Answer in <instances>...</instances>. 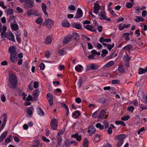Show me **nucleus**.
I'll use <instances>...</instances> for the list:
<instances>
[{
  "mask_svg": "<svg viewBox=\"0 0 147 147\" xmlns=\"http://www.w3.org/2000/svg\"><path fill=\"white\" fill-rule=\"evenodd\" d=\"M9 82L8 85L9 87L12 88L15 87L17 83V79L16 76L13 74H11L9 76Z\"/></svg>",
  "mask_w": 147,
  "mask_h": 147,
  "instance_id": "1",
  "label": "nucleus"
},
{
  "mask_svg": "<svg viewBox=\"0 0 147 147\" xmlns=\"http://www.w3.org/2000/svg\"><path fill=\"white\" fill-rule=\"evenodd\" d=\"M98 14V19L100 20H105L108 21H110L111 20L109 18H107L106 16V13L104 9H102L101 11H99Z\"/></svg>",
  "mask_w": 147,
  "mask_h": 147,
  "instance_id": "2",
  "label": "nucleus"
},
{
  "mask_svg": "<svg viewBox=\"0 0 147 147\" xmlns=\"http://www.w3.org/2000/svg\"><path fill=\"white\" fill-rule=\"evenodd\" d=\"M54 22L51 19H46L43 23V26H45L47 28L50 29L53 25Z\"/></svg>",
  "mask_w": 147,
  "mask_h": 147,
  "instance_id": "3",
  "label": "nucleus"
},
{
  "mask_svg": "<svg viewBox=\"0 0 147 147\" xmlns=\"http://www.w3.org/2000/svg\"><path fill=\"white\" fill-rule=\"evenodd\" d=\"M50 125L52 129H56L58 125L57 119L55 118L52 119L50 122Z\"/></svg>",
  "mask_w": 147,
  "mask_h": 147,
  "instance_id": "4",
  "label": "nucleus"
},
{
  "mask_svg": "<svg viewBox=\"0 0 147 147\" xmlns=\"http://www.w3.org/2000/svg\"><path fill=\"white\" fill-rule=\"evenodd\" d=\"M94 7L93 9V12L96 14H98L99 11H101L102 9H104L101 8L100 6L98 3H94Z\"/></svg>",
  "mask_w": 147,
  "mask_h": 147,
  "instance_id": "5",
  "label": "nucleus"
},
{
  "mask_svg": "<svg viewBox=\"0 0 147 147\" xmlns=\"http://www.w3.org/2000/svg\"><path fill=\"white\" fill-rule=\"evenodd\" d=\"M24 7L26 9H29L32 7L34 5V1L33 0H30L24 3Z\"/></svg>",
  "mask_w": 147,
  "mask_h": 147,
  "instance_id": "6",
  "label": "nucleus"
},
{
  "mask_svg": "<svg viewBox=\"0 0 147 147\" xmlns=\"http://www.w3.org/2000/svg\"><path fill=\"white\" fill-rule=\"evenodd\" d=\"M106 112L104 110H102L99 113L98 115V118L99 119H102L107 118L108 115H105Z\"/></svg>",
  "mask_w": 147,
  "mask_h": 147,
  "instance_id": "7",
  "label": "nucleus"
},
{
  "mask_svg": "<svg viewBox=\"0 0 147 147\" xmlns=\"http://www.w3.org/2000/svg\"><path fill=\"white\" fill-rule=\"evenodd\" d=\"M47 96L50 105L51 106L52 105L53 100V95L50 93H47Z\"/></svg>",
  "mask_w": 147,
  "mask_h": 147,
  "instance_id": "8",
  "label": "nucleus"
},
{
  "mask_svg": "<svg viewBox=\"0 0 147 147\" xmlns=\"http://www.w3.org/2000/svg\"><path fill=\"white\" fill-rule=\"evenodd\" d=\"M83 12L82 10L78 8V9L77 13L74 17V19H78L80 18L82 16Z\"/></svg>",
  "mask_w": 147,
  "mask_h": 147,
  "instance_id": "9",
  "label": "nucleus"
},
{
  "mask_svg": "<svg viewBox=\"0 0 147 147\" xmlns=\"http://www.w3.org/2000/svg\"><path fill=\"white\" fill-rule=\"evenodd\" d=\"M6 38L13 42H15V40L13 34L11 32L7 33Z\"/></svg>",
  "mask_w": 147,
  "mask_h": 147,
  "instance_id": "10",
  "label": "nucleus"
},
{
  "mask_svg": "<svg viewBox=\"0 0 147 147\" xmlns=\"http://www.w3.org/2000/svg\"><path fill=\"white\" fill-rule=\"evenodd\" d=\"M126 136L125 135L122 134H120L115 136L114 138V140H123L125 138Z\"/></svg>",
  "mask_w": 147,
  "mask_h": 147,
  "instance_id": "11",
  "label": "nucleus"
},
{
  "mask_svg": "<svg viewBox=\"0 0 147 147\" xmlns=\"http://www.w3.org/2000/svg\"><path fill=\"white\" fill-rule=\"evenodd\" d=\"M40 92V91L38 89L36 90L33 91V96L34 100H36L38 99Z\"/></svg>",
  "mask_w": 147,
  "mask_h": 147,
  "instance_id": "12",
  "label": "nucleus"
},
{
  "mask_svg": "<svg viewBox=\"0 0 147 147\" xmlns=\"http://www.w3.org/2000/svg\"><path fill=\"white\" fill-rule=\"evenodd\" d=\"M17 54L15 55L10 54V59L11 61L13 63H15L17 61L18 59L16 57Z\"/></svg>",
  "mask_w": 147,
  "mask_h": 147,
  "instance_id": "13",
  "label": "nucleus"
},
{
  "mask_svg": "<svg viewBox=\"0 0 147 147\" xmlns=\"http://www.w3.org/2000/svg\"><path fill=\"white\" fill-rule=\"evenodd\" d=\"M84 28L92 32H95L96 31V29H93L94 26H92L89 25H84Z\"/></svg>",
  "mask_w": 147,
  "mask_h": 147,
  "instance_id": "14",
  "label": "nucleus"
},
{
  "mask_svg": "<svg viewBox=\"0 0 147 147\" xmlns=\"http://www.w3.org/2000/svg\"><path fill=\"white\" fill-rule=\"evenodd\" d=\"M71 136L73 138H76L77 141H80L82 140V137L81 136L78 135V133L77 132L75 134H72Z\"/></svg>",
  "mask_w": 147,
  "mask_h": 147,
  "instance_id": "15",
  "label": "nucleus"
},
{
  "mask_svg": "<svg viewBox=\"0 0 147 147\" xmlns=\"http://www.w3.org/2000/svg\"><path fill=\"white\" fill-rule=\"evenodd\" d=\"M72 27L78 29H80L82 27L80 23H79L74 22L71 24Z\"/></svg>",
  "mask_w": 147,
  "mask_h": 147,
  "instance_id": "16",
  "label": "nucleus"
},
{
  "mask_svg": "<svg viewBox=\"0 0 147 147\" xmlns=\"http://www.w3.org/2000/svg\"><path fill=\"white\" fill-rule=\"evenodd\" d=\"M72 37L71 36L70 34H68L65 37L63 40V43L64 44H66L69 42L71 40Z\"/></svg>",
  "mask_w": 147,
  "mask_h": 147,
  "instance_id": "17",
  "label": "nucleus"
},
{
  "mask_svg": "<svg viewBox=\"0 0 147 147\" xmlns=\"http://www.w3.org/2000/svg\"><path fill=\"white\" fill-rule=\"evenodd\" d=\"M41 7L45 15L46 16H47L48 15V13L47 12H46V9L47 8L46 5L45 3H42L41 4Z\"/></svg>",
  "mask_w": 147,
  "mask_h": 147,
  "instance_id": "18",
  "label": "nucleus"
},
{
  "mask_svg": "<svg viewBox=\"0 0 147 147\" xmlns=\"http://www.w3.org/2000/svg\"><path fill=\"white\" fill-rule=\"evenodd\" d=\"M7 135V131L3 132L0 136V143L2 142Z\"/></svg>",
  "mask_w": 147,
  "mask_h": 147,
  "instance_id": "19",
  "label": "nucleus"
},
{
  "mask_svg": "<svg viewBox=\"0 0 147 147\" xmlns=\"http://www.w3.org/2000/svg\"><path fill=\"white\" fill-rule=\"evenodd\" d=\"M9 51L11 53L10 54H17V52L15 49V47L13 46H11L9 47Z\"/></svg>",
  "mask_w": 147,
  "mask_h": 147,
  "instance_id": "20",
  "label": "nucleus"
},
{
  "mask_svg": "<svg viewBox=\"0 0 147 147\" xmlns=\"http://www.w3.org/2000/svg\"><path fill=\"white\" fill-rule=\"evenodd\" d=\"M37 112L38 115L40 116H42L44 114V112L42 110L40 107H38L36 108Z\"/></svg>",
  "mask_w": 147,
  "mask_h": 147,
  "instance_id": "21",
  "label": "nucleus"
},
{
  "mask_svg": "<svg viewBox=\"0 0 147 147\" xmlns=\"http://www.w3.org/2000/svg\"><path fill=\"white\" fill-rule=\"evenodd\" d=\"M11 28L14 30H16L18 28V26L16 23L15 24H11Z\"/></svg>",
  "mask_w": 147,
  "mask_h": 147,
  "instance_id": "22",
  "label": "nucleus"
},
{
  "mask_svg": "<svg viewBox=\"0 0 147 147\" xmlns=\"http://www.w3.org/2000/svg\"><path fill=\"white\" fill-rule=\"evenodd\" d=\"M33 111L34 109L32 107H29L27 109V113L29 116L32 115Z\"/></svg>",
  "mask_w": 147,
  "mask_h": 147,
  "instance_id": "23",
  "label": "nucleus"
},
{
  "mask_svg": "<svg viewBox=\"0 0 147 147\" xmlns=\"http://www.w3.org/2000/svg\"><path fill=\"white\" fill-rule=\"evenodd\" d=\"M134 20L136 22H139L143 21L144 19L141 16H136Z\"/></svg>",
  "mask_w": 147,
  "mask_h": 147,
  "instance_id": "24",
  "label": "nucleus"
},
{
  "mask_svg": "<svg viewBox=\"0 0 147 147\" xmlns=\"http://www.w3.org/2000/svg\"><path fill=\"white\" fill-rule=\"evenodd\" d=\"M62 25L63 27H69L70 26V24L69 22L66 20H64L62 23Z\"/></svg>",
  "mask_w": 147,
  "mask_h": 147,
  "instance_id": "25",
  "label": "nucleus"
},
{
  "mask_svg": "<svg viewBox=\"0 0 147 147\" xmlns=\"http://www.w3.org/2000/svg\"><path fill=\"white\" fill-rule=\"evenodd\" d=\"M147 72V67L145 69H143L142 68H140L139 70L138 73L140 74H141Z\"/></svg>",
  "mask_w": 147,
  "mask_h": 147,
  "instance_id": "26",
  "label": "nucleus"
},
{
  "mask_svg": "<svg viewBox=\"0 0 147 147\" xmlns=\"http://www.w3.org/2000/svg\"><path fill=\"white\" fill-rule=\"evenodd\" d=\"M8 20L11 24H12L15 21V17L12 15H10L9 17Z\"/></svg>",
  "mask_w": 147,
  "mask_h": 147,
  "instance_id": "27",
  "label": "nucleus"
},
{
  "mask_svg": "<svg viewBox=\"0 0 147 147\" xmlns=\"http://www.w3.org/2000/svg\"><path fill=\"white\" fill-rule=\"evenodd\" d=\"M92 127H90V129H88L87 131V132L89 133L90 134H93L96 131L95 128L94 126L92 125Z\"/></svg>",
  "mask_w": 147,
  "mask_h": 147,
  "instance_id": "28",
  "label": "nucleus"
},
{
  "mask_svg": "<svg viewBox=\"0 0 147 147\" xmlns=\"http://www.w3.org/2000/svg\"><path fill=\"white\" fill-rule=\"evenodd\" d=\"M82 145L84 147H88V141L87 138H85L84 140Z\"/></svg>",
  "mask_w": 147,
  "mask_h": 147,
  "instance_id": "29",
  "label": "nucleus"
},
{
  "mask_svg": "<svg viewBox=\"0 0 147 147\" xmlns=\"http://www.w3.org/2000/svg\"><path fill=\"white\" fill-rule=\"evenodd\" d=\"M52 39L50 36L47 37L45 39V43L49 44L51 43L52 41Z\"/></svg>",
  "mask_w": 147,
  "mask_h": 147,
  "instance_id": "30",
  "label": "nucleus"
},
{
  "mask_svg": "<svg viewBox=\"0 0 147 147\" xmlns=\"http://www.w3.org/2000/svg\"><path fill=\"white\" fill-rule=\"evenodd\" d=\"M114 63V62L113 61H109L106 63L105 65V66L107 67H110L112 66Z\"/></svg>",
  "mask_w": 147,
  "mask_h": 147,
  "instance_id": "31",
  "label": "nucleus"
},
{
  "mask_svg": "<svg viewBox=\"0 0 147 147\" xmlns=\"http://www.w3.org/2000/svg\"><path fill=\"white\" fill-rule=\"evenodd\" d=\"M132 45H127L126 46L124 47L123 48V50H127V51H129L130 49L132 48Z\"/></svg>",
  "mask_w": 147,
  "mask_h": 147,
  "instance_id": "32",
  "label": "nucleus"
},
{
  "mask_svg": "<svg viewBox=\"0 0 147 147\" xmlns=\"http://www.w3.org/2000/svg\"><path fill=\"white\" fill-rule=\"evenodd\" d=\"M36 22L40 25H41L42 23V19L41 18H38L36 19Z\"/></svg>",
  "mask_w": 147,
  "mask_h": 147,
  "instance_id": "33",
  "label": "nucleus"
},
{
  "mask_svg": "<svg viewBox=\"0 0 147 147\" xmlns=\"http://www.w3.org/2000/svg\"><path fill=\"white\" fill-rule=\"evenodd\" d=\"M33 144L32 145V146L33 147H41L39 146L40 144L39 142H38L36 141H34L33 142Z\"/></svg>",
  "mask_w": 147,
  "mask_h": 147,
  "instance_id": "34",
  "label": "nucleus"
},
{
  "mask_svg": "<svg viewBox=\"0 0 147 147\" xmlns=\"http://www.w3.org/2000/svg\"><path fill=\"white\" fill-rule=\"evenodd\" d=\"M118 70L121 73H123L125 72L124 68L123 65H121L119 66Z\"/></svg>",
  "mask_w": 147,
  "mask_h": 147,
  "instance_id": "35",
  "label": "nucleus"
},
{
  "mask_svg": "<svg viewBox=\"0 0 147 147\" xmlns=\"http://www.w3.org/2000/svg\"><path fill=\"white\" fill-rule=\"evenodd\" d=\"M58 52L61 56L63 55L66 53V51L63 49H61L59 50Z\"/></svg>",
  "mask_w": 147,
  "mask_h": 147,
  "instance_id": "36",
  "label": "nucleus"
},
{
  "mask_svg": "<svg viewBox=\"0 0 147 147\" xmlns=\"http://www.w3.org/2000/svg\"><path fill=\"white\" fill-rule=\"evenodd\" d=\"M82 66L81 65H78L75 67L76 70L78 71H80L81 70Z\"/></svg>",
  "mask_w": 147,
  "mask_h": 147,
  "instance_id": "37",
  "label": "nucleus"
},
{
  "mask_svg": "<svg viewBox=\"0 0 147 147\" xmlns=\"http://www.w3.org/2000/svg\"><path fill=\"white\" fill-rule=\"evenodd\" d=\"M82 79L81 78H80L78 80V81L77 83V85L79 88L81 87L82 84Z\"/></svg>",
  "mask_w": 147,
  "mask_h": 147,
  "instance_id": "38",
  "label": "nucleus"
},
{
  "mask_svg": "<svg viewBox=\"0 0 147 147\" xmlns=\"http://www.w3.org/2000/svg\"><path fill=\"white\" fill-rule=\"evenodd\" d=\"M34 12H35L33 10L30 9L27 11V14L28 16H30L33 14L35 15V14H34Z\"/></svg>",
  "mask_w": 147,
  "mask_h": 147,
  "instance_id": "39",
  "label": "nucleus"
},
{
  "mask_svg": "<svg viewBox=\"0 0 147 147\" xmlns=\"http://www.w3.org/2000/svg\"><path fill=\"white\" fill-rule=\"evenodd\" d=\"M95 126L97 128H98L100 130H102L104 128L103 126L101 125V124L99 123H98L96 124Z\"/></svg>",
  "mask_w": 147,
  "mask_h": 147,
  "instance_id": "40",
  "label": "nucleus"
},
{
  "mask_svg": "<svg viewBox=\"0 0 147 147\" xmlns=\"http://www.w3.org/2000/svg\"><path fill=\"white\" fill-rule=\"evenodd\" d=\"M72 37H73L76 40H78L79 38V35L76 33H74L72 34L71 36Z\"/></svg>",
  "mask_w": 147,
  "mask_h": 147,
  "instance_id": "41",
  "label": "nucleus"
},
{
  "mask_svg": "<svg viewBox=\"0 0 147 147\" xmlns=\"http://www.w3.org/2000/svg\"><path fill=\"white\" fill-rule=\"evenodd\" d=\"M108 53V51L106 49H103L102 50V51L101 56L102 57H105L106 55Z\"/></svg>",
  "mask_w": 147,
  "mask_h": 147,
  "instance_id": "42",
  "label": "nucleus"
},
{
  "mask_svg": "<svg viewBox=\"0 0 147 147\" xmlns=\"http://www.w3.org/2000/svg\"><path fill=\"white\" fill-rule=\"evenodd\" d=\"M7 120V118L6 116H5L4 117L3 119V123L2 124V125H1V127H2V129H3V128L4 127L5 124H6V121Z\"/></svg>",
  "mask_w": 147,
  "mask_h": 147,
  "instance_id": "43",
  "label": "nucleus"
},
{
  "mask_svg": "<svg viewBox=\"0 0 147 147\" xmlns=\"http://www.w3.org/2000/svg\"><path fill=\"white\" fill-rule=\"evenodd\" d=\"M108 9L110 13L113 16H115L116 15V14L115 13L114 11L113 10L111 7H109Z\"/></svg>",
  "mask_w": 147,
  "mask_h": 147,
  "instance_id": "44",
  "label": "nucleus"
},
{
  "mask_svg": "<svg viewBox=\"0 0 147 147\" xmlns=\"http://www.w3.org/2000/svg\"><path fill=\"white\" fill-rule=\"evenodd\" d=\"M123 36L125 37V39L127 41L129 40V35L128 33H125L124 34Z\"/></svg>",
  "mask_w": 147,
  "mask_h": 147,
  "instance_id": "45",
  "label": "nucleus"
},
{
  "mask_svg": "<svg viewBox=\"0 0 147 147\" xmlns=\"http://www.w3.org/2000/svg\"><path fill=\"white\" fill-rule=\"evenodd\" d=\"M124 61L126 62H128L131 60V58L128 55L124 56Z\"/></svg>",
  "mask_w": 147,
  "mask_h": 147,
  "instance_id": "46",
  "label": "nucleus"
},
{
  "mask_svg": "<svg viewBox=\"0 0 147 147\" xmlns=\"http://www.w3.org/2000/svg\"><path fill=\"white\" fill-rule=\"evenodd\" d=\"M12 140V136L11 135H10L9 137L5 139V141L6 143H9L11 142Z\"/></svg>",
  "mask_w": 147,
  "mask_h": 147,
  "instance_id": "47",
  "label": "nucleus"
},
{
  "mask_svg": "<svg viewBox=\"0 0 147 147\" xmlns=\"http://www.w3.org/2000/svg\"><path fill=\"white\" fill-rule=\"evenodd\" d=\"M62 139L61 136H58L57 137V142L58 144L60 145L61 144Z\"/></svg>",
  "mask_w": 147,
  "mask_h": 147,
  "instance_id": "48",
  "label": "nucleus"
},
{
  "mask_svg": "<svg viewBox=\"0 0 147 147\" xmlns=\"http://www.w3.org/2000/svg\"><path fill=\"white\" fill-rule=\"evenodd\" d=\"M134 109V107L133 106H130L127 107V110L128 111H130L131 112H132Z\"/></svg>",
  "mask_w": 147,
  "mask_h": 147,
  "instance_id": "49",
  "label": "nucleus"
},
{
  "mask_svg": "<svg viewBox=\"0 0 147 147\" xmlns=\"http://www.w3.org/2000/svg\"><path fill=\"white\" fill-rule=\"evenodd\" d=\"M120 81L117 80H113L111 81V82L114 84H118L120 83Z\"/></svg>",
  "mask_w": 147,
  "mask_h": 147,
  "instance_id": "50",
  "label": "nucleus"
},
{
  "mask_svg": "<svg viewBox=\"0 0 147 147\" xmlns=\"http://www.w3.org/2000/svg\"><path fill=\"white\" fill-rule=\"evenodd\" d=\"M100 136L99 135L97 134L95 136L94 139L96 142H98L100 140Z\"/></svg>",
  "mask_w": 147,
  "mask_h": 147,
  "instance_id": "51",
  "label": "nucleus"
},
{
  "mask_svg": "<svg viewBox=\"0 0 147 147\" xmlns=\"http://www.w3.org/2000/svg\"><path fill=\"white\" fill-rule=\"evenodd\" d=\"M65 145L66 146H70L71 144H73L74 143H76V142L74 141H71L67 143V141H66L65 142Z\"/></svg>",
  "mask_w": 147,
  "mask_h": 147,
  "instance_id": "52",
  "label": "nucleus"
},
{
  "mask_svg": "<svg viewBox=\"0 0 147 147\" xmlns=\"http://www.w3.org/2000/svg\"><path fill=\"white\" fill-rule=\"evenodd\" d=\"M114 46V44L113 43L112 45L109 44L107 47V48L109 51H110L112 49Z\"/></svg>",
  "mask_w": 147,
  "mask_h": 147,
  "instance_id": "53",
  "label": "nucleus"
},
{
  "mask_svg": "<svg viewBox=\"0 0 147 147\" xmlns=\"http://www.w3.org/2000/svg\"><path fill=\"white\" fill-rule=\"evenodd\" d=\"M123 140H119L117 142V147H120L121 146L122 144L123 143Z\"/></svg>",
  "mask_w": 147,
  "mask_h": 147,
  "instance_id": "54",
  "label": "nucleus"
},
{
  "mask_svg": "<svg viewBox=\"0 0 147 147\" xmlns=\"http://www.w3.org/2000/svg\"><path fill=\"white\" fill-rule=\"evenodd\" d=\"M41 139L44 142H49L50 141V140L49 139L47 138H46L44 136H42L41 138Z\"/></svg>",
  "mask_w": 147,
  "mask_h": 147,
  "instance_id": "55",
  "label": "nucleus"
},
{
  "mask_svg": "<svg viewBox=\"0 0 147 147\" xmlns=\"http://www.w3.org/2000/svg\"><path fill=\"white\" fill-rule=\"evenodd\" d=\"M129 118V115H127L125 116H124L121 117V120L122 121H127Z\"/></svg>",
  "mask_w": 147,
  "mask_h": 147,
  "instance_id": "56",
  "label": "nucleus"
},
{
  "mask_svg": "<svg viewBox=\"0 0 147 147\" xmlns=\"http://www.w3.org/2000/svg\"><path fill=\"white\" fill-rule=\"evenodd\" d=\"M90 67V69L92 70H95L98 69V68L94 64H91Z\"/></svg>",
  "mask_w": 147,
  "mask_h": 147,
  "instance_id": "57",
  "label": "nucleus"
},
{
  "mask_svg": "<svg viewBox=\"0 0 147 147\" xmlns=\"http://www.w3.org/2000/svg\"><path fill=\"white\" fill-rule=\"evenodd\" d=\"M1 38H5L6 37L7 34V33H6L5 32L2 31L1 33Z\"/></svg>",
  "mask_w": 147,
  "mask_h": 147,
  "instance_id": "58",
  "label": "nucleus"
},
{
  "mask_svg": "<svg viewBox=\"0 0 147 147\" xmlns=\"http://www.w3.org/2000/svg\"><path fill=\"white\" fill-rule=\"evenodd\" d=\"M13 12L12 10L10 9H8L7 11V15L11 14Z\"/></svg>",
  "mask_w": 147,
  "mask_h": 147,
  "instance_id": "59",
  "label": "nucleus"
},
{
  "mask_svg": "<svg viewBox=\"0 0 147 147\" xmlns=\"http://www.w3.org/2000/svg\"><path fill=\"white\" fill-rule=\"evenodd\" d=\"M76 114H78V115H76V116L77 117H78L80 115V112L79 111H76L75 112L73 113V115L74 116H76Z\"/></svg>",
  "mask_w": 147,
  "mask_h": 147,
  "instance_id": "60",
  "label": "nucleus"
},
{
  "mask_svg": "<svg viewBox=\"0 0 147 147\" xmlns=\"http://www.w3.org/2000/svg\"><path fill=\"white\" fill-rule=\"evenodd\" d=\"M0 6L3 9L7 8V7L5 5L4 2L3 1L0 2Z\"/></svg>",
  "mask_w": 147,
  "mask_h": 147,
  "instance_id": "61",
  "label": "nucleus"
},
{
  "mask_svg": "<svg viewBox=\"0 0 147 147\" xmlns=\"http://www.w3.org/2000/svg\"><path fill=\"white\" fill-rule=\"evenodd\" d=\"M140 107L142 110L146 109H147V106L144 105H143L141 104V105L140 106Z\"/></svg>",
  "mask_w": 147,
  "mask_h": 147,
  "instance_id": "62",
  "label": "nucleus"
},
{
  "mask_svg": "<svg viewBox=\"0 0 147 147\" xmlns=\"http://www.w3.org/2000/svg\"><path fill=\"white\" fill-rule=\"evenodd\" d=\"M39 67L42 70H44L45 67L44 64L43 63H40L39 65Z\"/></svg>",
  "mask_w": 147,
  "mask_h": 147,
  "instance_id": "63",
  "label": "nucleus"
},
{
  "mask_svg": "<svg viewBox=\"0 0 147 147\" xmlns=\"http://www.w3.org/2000/svg\"><path fill=\"white\" fill-rule=\"evenodd\" d=\"M98 114V112L97 111H96L92 114V117L94 118H96Z\"/></svg>",
  "mask_w": 147,
  "mask_h": 147,
  "instance_id": "64",
  "label": "nucleus"
}]
</instances>
